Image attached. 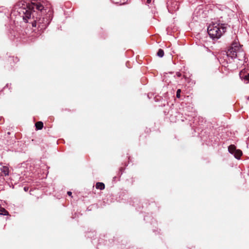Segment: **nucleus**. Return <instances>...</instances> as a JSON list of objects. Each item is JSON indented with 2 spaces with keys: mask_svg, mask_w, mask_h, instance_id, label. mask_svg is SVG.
I'll return each instance as SVG.
<instances>
[{
  "mask_svg": "<svg viewBox=\"0 0 249 249\" xmlns=\"http://www.w3.org/2000/svg\"><path fill=\"white\" fill-rule=\"evenodd\" d=\"M0 214L5 215L6 214H3V213H0Z\"/></svg>",
  "mask_w": 249,
  "mask_h": 249,
  "instance_id": "obj_19",
  "label": "nucleus"
},
{
  "mask_svg": "<svg viewBox=\"0 0 249 249\" xmlns=\"http://www.w3.org/2000/svg\"><path fill=\"white\" fill-rule=\"evenodd\" d=\"M234 157L239 160L242 155V152L240 150H236L234 153Z\"/></svg>",
  "mask_w": 249,
  "mask_h": 249,
  "instance_id": "obj_6",
  "label": "nucleus"
},
{
  "mask_svg": "<svg viewBox=\"0 0 249 249\" xmlns=\"http://www.w3.org/2000/svg\"><path fill=\"white\" fill-rule=\"evenodd\" d=\"M243 78L245 80L249 81V73L247 75H245Z\"/></svg>",
  "mask_w": 249,
  "mask_h": 249,
  "instance_id": "obj_14",
  "label": "nucleus"
},
{
  "mask_svg": "<svg viewBox=\"0 0 249 249\" xmlns=\"http://www.w3.org/2000/svg\"><path fill=\"white\" fill-rule=\"evenodd\" d=\"M226 53L227 57H230L232 59L237 58L240 61L245 60V53L237 39L233 40Z\"/></svg>",
  "mask_w": 249,
  "mask_h": 249,
  "instance_id": "obj_2",
  "label": "nucleus"
},
{
  "mask_svg": "<svg viewBox=\"0 0 249 249\" xmlns=\"http://www.w3.org/2000/svg\"><path fill=\"white\" fill-rule=\"evenodd\" d=\"M2 175L8 176L9 174V169L7 166H2L0 169Z\"/></svg>",
  "mask_w": 249,
  "mask_h": 249,
  "instance_id": "obj_5",
  "label": "nucleus"
},
{
  "mask_svg": "<svg viewBox=\"0 0 249 249\" xmlns=\"http://www.w3.org/2000/svg\"><path fill=\"white\" fill-rule=\"evenodd\" d=\"M180 92H181V89H178L177 90V93H176V97L178 98H179L180 97Z\"/></svg>",
  "mask_w": 249,
  "mask_h": 249,
  "instance_id": "obj_13",
  "label": "nucleus"
},
{
  "mask_svg": "<svg viewBox=\"0 0 249 249\" xmlns=\"http://www.w3.org/2000/svg\"><path fill=\"white\" fill-rule=\"evenodd\" d=\"M96 188L97 189L103 190L105 189V184L102 182H97L96 184Z\"/></svg>",
  "mask_w": 249,
  "mask_h": 249,
  "instance_id": "obj_7",
  "label": "nucleus"
},
{
  "mask_svg": "<svg viewBox=\"0 0 249 249\" xmlns=\"http://www.w3.org/2000/svg\"><path fill=\"white\" fill-rule=\"evenodd\" d=\"M226 27L223 24L213 23L208 27V33L213 39H217L226 32Z\"/></svg>",
  "mask_w": 249,
  "mask_h": 249,
  "instance_id": "obj_3",
  "label": "nucleus"
},
{
  "mask_svg": "<svg viewBox=\"0 0 249 249\" xmlns=\"http://www.w3.org/2000/svg\"><path fill=\"white\" fill-rule=\"evenodd\" d=\"M44 9L43 5L37 2L32 3V8L27 6L19 7L18 12L25 22L32 24L33 27L37 26L38 28L42 30L47 27L52 20L50 16L46 15L42 18L39 17L38 12H42Z\"/></svg>",
  "mask_w": 249,
  "mask_h": 249,
  "instance_id": "obj_1",
  "label": "nucleus"
},
{
  "mask_svg": "<svg viewBox=\"0 0 249 249\" xmlns=\"http://www.w3.org/2000/svg\"><path fill=\"white\" fill-rule=\"evenodd\" d=\"M151 0H146V3L147 4L150 3L151 2Z\"/></svg>",
  "mask_w": 249,
  "mask_h": 249,
  "instance_id": "obj_17",
  "label": "nucleus"
},
{
  "mask_svg": "<svg viewBox=\"0 0 249 249\" xmlns=\"http://www.w3.org/2000/svg\"><path fill=\"white\" fill-rule=\"evenodd\" d=\"M113 2L115 3H124L125 2V0H111Z\"/></svg>",
  "mask_w": 249,
  "mask_h": 249,
  "instance_id": "obj_11",
  "label": "nucleus"
},
{
  "mask_svg": "<svg viewBox=\"0 0 249 249\" xmlns=\"http://www.w3.org/2000/svg\"><path fill=\"white\" fill-rule=\"evenodd\" d=\"M236 150V147L234 145H230L228 147L229 152L232 154H234Z\"/></svg>",
  "mask_w": 249,
  "mask_h": 249,
  "instance_id": "obj_9",
  "label": "nucleus"
},
{
  "mask_svg": "<svg viewBox=\"0 0 249 249\" xmlns=\"http://www.w3.org/2000/svg\"><path fill=\"white\" fill-rule=\"evenodd\" d=\"M164 51L161 49H160L157 52V55L160 57H162L164 55Z\"/></svg>",
  "mask_w": 249,
  "mask_h": 249,
  "instance_id": "obj_10",
  "label": "nucleus"
},
{
  "mask_svg": "<svg viewBox=\"0 0 249 249\" xmlns=\"http://www.w3.org/2000/svg\"><path fill=\"white\" fill-rule=\"evenodd\" d=\"M67 194H68L69 196H71V195H72V193H71V192H70V191H68V192H67Z\"/></svg>",
  "mask_w": 249,
  "mask_h": 249,
  "instance_id": "obj_16",
  "label": "nucleus"
},
{
  "mask_svg": "<svg viewBox=\"0 0 249 249\" xmlns=\"http://www.w3.org/2000/svg\"><path fill=\"white\" fill-rule=\"evenodd\" d=\"M190 2H193V0H190Z\"/></svg>",
  "mask_w": 249,
  "mask_h": 249,
  "instance_id": "obj_20",
  "label": "nucleus"
},
{
  "mask_svg": "<svg viewBox=\"0 0 249 249\" xmlns=\"http://www.w3.org/2000/svg\"><path fill=\"white\" fill-rule=\"evenodd\" d=\"M176 76L178 77H180L181 76V74L180 72H177L176 74Z\"/></svg>",
  "mask_w": 249,
  "mask_h": 249,
  "instance_id": "obj_15",
  "label": "nucleus"
},
{
  "mask_svg": "<svg viewBox=\"0 0 249 249\" xmlns=\"http://www.w3.org/2000/svg\"><path fill=\"white\" fill-rule=\"evenodd\" d=\"M24 190L25 191H26L28 190V189H26V187H24Z\"/></svg>",
  "mask_w": 249,
  "mask_h": 249,
  "instance_id": "obj_18",
  "label": "nucleus"
},
{
  "mask_svg": "<svg viewBox=\"0 0 249 249\" xmlns=\"http://www.w3.org/2000/svg\"><path fill=\"white\" fill-rule=\"evenodd\" d=\"M167 7L168 11H170V12H173V11H176L178 9L179 4L178 2H174L171 4V7H169V3H168Z\"/></svg>",
  "mask_w": 249,
  "mask_h": 249,
  "instance_id": "obj_4",
  "label": "nucleus"
},
{
  "mask_svg": "<svg viewBox=\"0 0 249 249\" xmlns=\"http://www.w3.org/2000/svg\"><path fill=\"white\" fill-rule=\"evenodd\" d=\"M36 129L40 130L43 127V124L42 122H37L35 124Z\"/></svg>",
  "mask_w": 249,
  "mask_h": 249,
  "instance_id": "obj_8",
  "label": "nucleus"
},
{
  "mask_svg": "<svg viewBox=\"0 0 249 249\" xmlns=\"http://www.w3.org/2000/svg\"><path fill=\"white\" fill-rule=\"evenodd\" d=\"M196 11H198V12H199V13H203V10L201 8V6H199L198 7L196 10V11L195 12V14H196Z\"/></svg>",
  "mask_w": 249,
  "mask_h": 249,
  "instance_id": "obj_12",
  "label": "nucleus"
}]
</instances>
